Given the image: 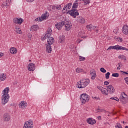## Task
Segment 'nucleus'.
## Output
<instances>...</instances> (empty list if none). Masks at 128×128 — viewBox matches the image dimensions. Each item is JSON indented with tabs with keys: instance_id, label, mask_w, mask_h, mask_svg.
Listing matches in <instances>:
<instances>
[{
	"instance_id": "obj_55",
	"label": "nucleus",
	"mask_w": 128,
	"mask_h": 128,
	"mask_svg": "<svg viewBox=\"0 0 128 128\" xmlns=\"http://www.w3.org/2000/svg\"><path fill=\"white\" fill-rule=\"evenodd\" d=\"M10 0H6V1L8 2V3L10 2Z\"/></svg>"
},
{
	"instance_id": "obj_7",
	"label": "nucleus",
	"mask_w": 128,
	"mask_h": 128,
	"mask_svg": "<svg viewBox=\"0 0 128 128\" xmlns=\"http://www.w3.org/2000/svg\"><path fill=\"white\" fill-rule=\"evenodd\" d=\"M23 128H34V122L29 120L24 124Z\"/></svg>"
},
{
	"instance_id": "obj_57",
	"label": "nucleus",
	"mask_w": 128,
	"mask_h": 128,
	"mask_svg": "<svg viewBox=\"0 0 128 128\" xmlns=\"http://www.w3.org/2000/svg\"><path fill=\"white\" fill-rule=\"evenodd\" d=\"M82 0H78V2H82Z\"/></svg>"
},
{
	"instance_id": "obj_1",
	"label": "nucleus",
	"mask_w": 128,
	"mask_h": 128,
	"mask_svg": "<svg viewBox=\"0 0 128 128\" xmlns=\"http://www.w3.org/2000/svg\"><path fill=\"white\" fill-rule=\"evenodd\" d=\"M10 88H6L3 90L4 94L2 95V104L3 106H4L8 102V98H10V95H8V91Z\"/></svg>"
},
{
	"instance_id": "obj_36",
	"label": "nucleus",
	"mask_w": 128,
	"mask_h": 128,
	"mask_svg": "<svg viewBox=\"0 0 128 128\" xmlns=\"http://www.w3.org/2000/svg\"><path fill=\"white\" fill-rule=\"evenodd\" d=\"M118 76H120L118 73H114L112 74V76H114V78H118Z\"/></svg>"
},
{
	"instance_id": "obj_20",
	"label": "nucleus",
	"mask_w": 128,
	"mask_h": 128,
	"mask_svg": "<svg viewBox=\"0 0 128 128\" xmlns=\"http://www.w3.org/2000/svg\"><path fill=\"white\" fill-rule=\"evenodd\" d=\"M58 38H59V40H58L59 42H60V44H62V42H64V40L66 38V36L64 35L60 36Z\"/></svg>"
},
{
	"instance_id": "obj_38",
	"label": "nucleus",
	"mask_w": 128,
	"mask_h": 128,
	"mask_svg": "<svg viewBox=\"0 0 128 128\" xmlns=\"http://www.w3.org/2000/svg\"><path fill=\"white\" fill-rule=\"evenodd\" d=\"M48 38V36H46V34H45L44 36H42L41 38V40H46V38Z\"/></svg>"
},
{
	"instance_id": "obj_23",
	"label": "nucleus",
	"mask_w": 128,
	"mask_h": 128,
	"mask_svg": "<svg viewBox=\"0 0 128 128\" xmlns=\"http://www.w3.org/2000/svg\"><path fill=\"white\" fill-rule=\"evenodd\" d=\"M77 20L78 22H80V24H84V22H86V20L82 17H80Z\"/></svg>"
},
{
	"instance_id": "obj_46",
	"label": "nucleus",
	"mask_w": 128,
	"mask_h": 128,
	"mask_svg": "<svg viewBox=\"0 0 128 128\" xmlns=\"http://www.w3.org/2000/svg\"><path fill=\"white\" fill-rule=\"evenodd\" d=\"M114 32V34H118V29H114V30H113Z\"/></svg>"
},
{
	"instance_id": "obj_32",
	"label": "nucleus",
	"mask_w": 128,
	"mask_h": 128,
	"mask_svg": "<svg viewBox=\"0 0 128 128\" xmlns=\"http://www.w3.org/2000/svg\"><path fill=\"white\" fill-rule=\"evenodd\" d=\"M8 2L6 1V2H3V4H2V8H5L6 6H8Z\"/></svg>"
},
{
	"instance_id": "obj_56",
	"label": "nucleus",
	"mask_w": 128,
	"mask_h": 128,
	"mask_svg": "<svg viewBox=\"0 0 128 128\" xmlns=\"http://www.w3.org/2000/svg\"><path fill=\"white\" fill-rule=\"evenodd\" d=\"M78 2V0H76L75 2L76 3Z\"/></svg>"
},
{
	"instance_id": "obj_45",
	"label": "nucleus",
	"mask_w": 128,
	"mask_h": 128,
	"mask_svg": "<svg viewBox=\"0 0 128 128\" xmlns=\"http://www.w3.org/2000/svg\"><path fill=\"white\" fill-rule=\"evenodd\" d=\"M104 86H108V84H110V82H108V81H105L104 82Z\"/></svg>"
},
{
	"instance_id": "obj_59",
	"label": "nucleus",
	"mask_w": 128,
	"mask_h": 128,
	"mask_svg": "<svg viewBox=\"0 0 128 128\" xmlns=\"http://www.w3.org/2000/svg\"><path fill=\"white\" fill-rule=\"evenodd\" d=\"M125 128H128V126H126Z\"/></svg>"
},
{
	"instance_id": "obj_18",
	"label": "nucleus",
	"mask_w": 128,
	"mask_h": 128,
	"mask_svg": "<svg viewBox=\"0 0 128 128\" xmlns=\"http://www.w3.org/2000/svg\"><path fill=\"white\" fill-rule=\"evenodd\" d=\"M72 2L68 3L67 4L64 6L63 10L66 12L67 10H70V8H72Z\"/></svg>"
},
{
	"instance_id": "obj_40",
	"label": "nucleus",
	"mask_w": 128,
	"mask_h": 128,
	"mask_svg": "<svg viewBox=\"0 0 128 128\" xmlns=\"http://www.w3.org/2000/svg\"><path fill=\"white\" fill-rule=\"evenodd\" d=\"M110 100H116V102H119L120 101V99H118V98L115 97H112L110 98Z\"/></svg>"
},
{
	"instance_id": "obj_22",
	"label": "nucleus",
	"mask_w": 128,
	"mask_h": 128,
	"mask_svg": "<svg viewBox=\"0 0 128 128\" xmlns=\"http://www.w3.org/2000/svg\"><path fill=\"white\" fill-rule=\"evenodd\" d=\"M101 92L102 94H104L105 96L108 94V90L106 88H103Z\"/></svg>"
},
{
	"instance_id": "obj_62",
	"label": "nucleus",
	"mask_w": 128,
	"mask_h": 128,
	"mask_svg": "<svg viewBox=\"0 0 128 128\" xmlns=\"http://www.w3.org/2000/svg\"><path fill=\"white\" fill-rule=\"evenodd\" d=\"M123 124H124V122H123Z\"/></svg>"
},
{
	"instance_id": "obj_24",
	"label": "nucleus",
	"mask_w": 128,
	"mask_h": 128,
	"mask_svg": "<svg viewBox=\"0 0 128 128\" xmlns=\"http://www.w3.org/2000/svg\"><path fill=\"white\" fill-rule=\"evenodd\" d=\"M38 25H34L31 27V30L32 32L34 30H38Z\"/></svg>"
},
{
	"instance_id": "obj_25",
	"label": "nucleus",
	"mask_w": 128,
	"mask_h": 128,
	"mask_svg": "<svg viewBox=\"0 0 128 128\" xmlns=\"http://www.w3.org/2000/svg\"><path fill=\"white\" fill-rule=\"evenodd\" d=\"M18 52V50H16V48H11L10 49V54H16Z\"/></svg>"
},
{
	"instance_id": "obj_9",
	"label": "nucleus",
	"mask_w": 128,
	"mask_h": 128,
	"mask_svg": "<svg viewBox=\"0 0 128 128\" xmlns=\"http://www.w3.org/2000/svg\"><path fill=\"white\" fill-rule=\"evenodd\" d=\"M90 74L92 76L91 80H94L96 78V70L94 69H92L90 71Z\"/></svg>"
},
{
	"instance_id": "obj_5",
	"label": "nucleus",
	"mask_w": 128,
	"mask_h": 128,
	"mask_svg": "<svg viewBox=\"0 0 128 128\" xmlns=\"http://www.w3.org/2000/svg\"><path fill=\"white\" fill-rule=\"evenodd\" d=\"M80 100L82 104H86L90 100V96L86 94H82L80 96Z\"/></svg>"
},
{
	"instance_id": "obj_21",
	"label": "nucleus",
	"mask_w": 128,
	"mask_h": 128,
	"mask_svg": "<svg viewBox=\"0 0 128 128\" xmlns=\"http://www.w3.org/2000/svg\"><path fill=\"white\" fill-rule=\"evenodd\" d=\"M52 30L51 28H48L46 34V36L49 38V36H52Z\"/></svg>"
},
{
	"instance_id": "obj_35",
	"label": "nucleus",
	"mask_w": 128,
	"mask_h": 128,
	"mask_svg": "<svg viewBox=\"0 0 128 128\" xmlns=\"http://www.w3.org/2000/svg\"><path fill=\"white\" fill-rule=\"evenodd\" d=\"M86 28H88V30H90L92 28V25L90 24V25L86 26Z\"/></svg>"
},
{
	"instance_id": "obj_31",
	"label": "nucleus",
	"mask_w": 128,
	"mask_h": 128,
	"mask_svg": "<svg viewBox=\"0 0 128 128\" xmlns=\"http://www.w3.org/2000/svg\"><path fill=\"white\" fill-rule=\"evenodd\" d=\"M16 32H17V34H22V30L20 29V28H18V27H16Z\"/></svg>"
},
{
	"instance_id": "obj_44",
	"label": "nucleus",
	"mask_w": 128,
	"mask_h": 128,
	"mask_svg": "<svg viewBox=\"0 0 128 128\" xmlns=\"http://www.w3.org/2000/svg\"><path fill=\"white\" fill-rule=\"evenodd\" d=\"M52 6H48V10H52Z\"/></svg>"
},
{
	"instance_id": "obj_37",
	"label": "nucleus",
	"mask_w": 128,
	"mask_h": 128,
	"mask_svg": "<svg viewBox=\"0 0 128 128\" xmlns=\"http://www.w3.org/2000/svg\"><path fill=\"white\" fill-rule=\"evenodd\" d=\"M82 2H84V4H88L90 2V0H82Z\"/></svg>"
},
{
	"instance_id": "obj_63",
	"label": "nucleus",
	"mask_w": 128,
	"mask_h": 128,
	"mask_svg": "<svg viewBox=\"0 0 128 128\" xmlns=\"http://www.w3.org/2000/svg\"><path fill=\"white\" fill-rule=\"evenodd\" d=\"M98 112H100V111H98Z\"/></svg>"
},
{
	"instance_id": "obj_26",
	"label": "nucleus",
	"mask_w": 128,
	"mask_h": 128,
	"mask_svg": "<svg viewBox=\"0 0 128 128\" xmlns=\"http://www.w3.org/2000/svg\"><path fill=\"white\" fill-rule=\"evenodd\" d=\"M126 96H128V95H126L124 92H122L120 96V99L124 100V98H126Z\"/></svg>"
},
{
	"instance_id": "obj_19",
	"label": "nucleus",
	"mask_w": 128,
	"mask_h": 128,
	"mask_svg": "<svg viewBox=\"0 0 128 128\" xmlns=\"http://www.w3.org/2000/svg\"><path fill=\"white\" fill-rule=\"evenodd\" d=\"M88 124H94L96 122L94 120H92V118H88L86 120Z\"/></svg>"
},
{
	"instance_id": "obj_6",
	"label": "nucleus",
	"mask_w": 128,
	"mask_h": 128,
	"mask_svg": "<svg viewBox=\"0 0 128 128\" xmlns=\"http://www.w3.org/2000/svg\"><path fill=\"white\" fill-rule=\"evenodd\" d=\"M68 14H69L74 18H76V16L80 15V13H78V10L76 9H72L71 10H68Z\"/></svg>"
},
{
	"instance_id": "obj_50",
	"label": "nucleus",
	"mask_w": 128,
	"mask_h": 128,
	"mask_svg": "<svg viewBox=\"0 0 128 128\" xmlns=\"http://www.w3.org/2000/svg\"><path fill=\"white\" fill-rule=\"evenodd\" d=\"M98 120H102V116H98Z\"/></svg>"
},
{
	"instance_id": "obj_29",
	"label": "nucleus",
	"mask_w": 128,
	"mask_h": 128,
	"mask_svg": "<svg viewBox=\"0 0 128 128\" xmlns=\"http://www.w3.org/2000/svg\"><path fill=\"white\" fill-rule=\"evenodd\" d=\"M6 78V75H4V74H2L0 76V80H4Z\"/></svg>"
},
{
	"instance_id": "obj_64",
	"label": "nucleus",
	"mask_w": 128,
	"mask_h": 128,
	"mask_svg": "<svg viewBox=\"0 0 128 128\" xmlns=\"http://www.w3.org/2000/svg\"><path fill=\"white\" fill-rule=\"evenodd\" d=\"M120 128H122V127H121Z\"/></svg>"
},
{
	"instance_id": "obj_4",
	"label": "nucleus",
	"mask_w": 128,
	"mask_h": 128,
	"mask_svg": "<svg viewBox=\"0 0 128 128\" xmlns=\"http://www.w3.org/2000/svg\"><path fill=\"white\" fill-rule=\"evenodd\" d=\"M126 50V52H128V48H126L125 47H124L121 46L119 45H116L114 46H110L108 47V48L107 49V50Z\"/></svg>"
},
{
	"instance_id": "obj_54",
	"label": "nucleus",
	"mask_w": 128,
	"mask_h": 128,
	"mask_svg": "<svg viewBox=\"0 0 128 128\" xmlns=\"http://www.w3.org/2000/svg\"><path fill=\"white\" fill-rule=\"evenodd\" d=\"M92 28H93L94 30H95L96 28V26H92Z\"/></svg>"
},
{
	"instance_id": "obj_12",
	"label": "nucleus",
	"mask_w": 128,
	"mask_h": 128,
	"mask_svg": "<svg viewBox=\"0 0 128 128\" xmlns=\"http://www.w3.org/2000/svg\"><path fill=\"white\" fill-rule=\"evenodd\" d=\"M64 26H65V30H70L72 28V25L70 24V22L66 21H64Z\"/></svg>"
},
{
	"instance_id": "obj_30",
	"label": "nucleus",
	"mask_w": 128,
	"mask_h": 128,
	"mask_svg": "<svg viewBox=\"0 0 128 128\" xmlns=\"http://www.w3.org/2000/svg\"><path fill=\"white\" fill-rule=\"evenodd\" d=\"M78 2L74 3L72 6V10L78 8Z\"/></svg>"
},
{
	"instance_id": "obj_60",
	"label": "nucleus",
	"mask_w": 128,
	"mask_h": 128,
	"mask_svg": "<svg viewBox=\"0 0 128 128\" xmlns=\"http://www.w3.org/2000/svg\"><path fill=\"white\" fill-rule=\"evenodd\" d=\"M119 57H120V58H122V56H120Z\"/></svg>"
},
{
	"instance_id": "obj_39",
	"label": "nucleus",
	"mask_w": 128,
	"mask_h": 128,
	"mask_svg": "<svg viewBox=\"0 0 128 128\" xmlns=\"http://www.w3.org/2000/svg\"><path fill=\"white\" fill-rule=\"evenodd\" d=\"M100 70L102 72H104V73L106 72V69H104V68H101L100 69Z\"/></svg>"
},
{
	"instance_id": "obj_8",
	"label": "nucleus",
	"mask_w": 128,
	"mask_h": 128,
	"mask_svg": "<svg viewBox=\"0 0 128 128\" xmlns=\"http://www.w3.org/2000/svg\"><path fill=\"white\" fill-rule=\"evenodd\" d=\"M48 18V12L42 14L41 17L35 19L36 22H42L44 20Z\"/></svg>"
},
{
	"instance_id": "obj_34",
	"label": "nucleus",
	"mask_w": 128,
	"mask_h": 128,
	"mask_svg": "<svg viewBox=\"0 0 128 128\" xmlns=\"http://www.w3.org/2000/svg\"><path fill=\"white\" fill-rule=\"evenodd\" d=\"M55 8L56 9L58 10H62V6L60 5L55 6Z\"/></svg>"
},
{
	"instance_id": "obj_48",
	"label": "nucleus",
	"mask_w": 128,
	"mask_h": 128,
	"mask_svg": "<svg viewBox=\"0 0 128 128\" xmlns=\"http://www.w3.org/2000/svg\"><path fill=\"white\" fill-rule=\"evenodd\" d=\"M34 0H26V2H32Z\"/></svg>"
},
{
	"instance_id": "obj_41",
	"label": "nucleus",
	"mask_w": 128,
	"mask_h": 128,
	"mask_svg": "<svg viewBox=\"0 0 128 128\" xmlns=\"http://www.w3.org/2000/svg\"><path fill=\"white\" fill-rule=\"evenodd\" d=\"M86 60V58L80 56V62H84Z\"/></svg>"
},
{
	"instance_id": "obj_61",
	"label": "nucleus",
	"mask_w": 128,
	"mask_h": 128,
	"mask_svg": "<svg viewBox=\"0 0 128 128\" xmlns=\"http://www.w3.org/2000/svg\"><path fill=\"white\" fill-rule=\"evenodd\" d=\"M29 62H32V60H29Z\"/></svg>"
},
{
	"instance_id": "obj_33",
	"label": "nucleus",
	"mask_w": 128,
	"mask_h": 128,
	"mask_svg": "<svg viewBox=\"0 0 128 128\" xmlns=\"http://www.w3.org/2000/svg\"><path fill=\"white\" fill-rule=\"evenodd\" d=\"M110 72H108L105 74L106 78V80H108V78H110Z\"/></svg>"
},
{
	"instance_id": "obj_43",
	"label": "nucleus",
	"mask_w": 128,
	"mask_h": 128,
	"mask_svg": "<svg viewBox=\"0 0 128 128\" xmlns=\"http://www.w3.org/2000/svg\"><path fill=\"white\" fill-rule=\"evenodd\" d=\"M97 88H98V90H100L101 92L102 90V88H104L102 86H98Z\"/></svg>"
},
{
	"instance_id": "obj_42",
	"label": "nucleus",
	"mask_w": 128,
	"mask_h": 128,
	"mask_svg": "<svg viewBox=\"0 0 128 128\" xmlns=\"http://www.w3.org/2000/svg\"><path fill=\"white\" fill-rule=\"evenodd\" d=\"M115 128H122V125H120V124H117L115 126Z\"/></svg>"
},
{
	"instance_id": "obj_14",
	"label": "nucleus",
	"mask_w": 128,
	"mask_h": 128,
	"mask_svg": "<svg viewBox=\"0 0 128 128\" xmlns=\"http://www.w3.org/2000/svg\"><path fill=\"white\" fill-rule=\"evenodd\" d=\"M28 70L30 72H34V70H36V65L33 63H30V64L28 65Z\"/></svg>"
},
{
	"instance_id": "obj_13",
	"label": "nucleus",
	"mask_w": 128,
	"mask_h": 128,
	"mask_svg": "<svg viewBox=\"0 0 128 128\" xmlns=\"http://www.w3.org/2000/svg\"><path fill=\"white\" fill-rule=\"evenodd\" d=\"M64 26V22H61L56 24L55 26L57 30H62V28Z\"/></svg>"
},
{
	"instance_id": "obj_2",
	"label": "nucleus",
	"mask_w": 128,
	"mask_h": 128,
	"mask_svg": "<svg viewBox=\"0 0 128 128\" xmlns=\"http://www.w3.org/2000/svg\"><path fill=\"white\" fill-rule=\"evenodd\" d=\"M54 42V38L52 37L49 36L48 38V44H46V52L50 54L52 52V44Z\"/></svg>"
},
{
	"instance_id": "obj_28",
	"label": "nucleus",
	"mask_w": 128,
	"mask_h": 128,
	"mask_svg": "<svg viewBox=\"0 0 128 128\" xmlns=\"http://www.w3.org/2000/svg\"><path fill=\"white\" fill-rule=\"evenodd\" d=\"M76 72H84V74H86V72H84V70L78 68H76Z\"/></svg>"
},
{
	"instance_id": "obj_3",
	"label": "nucleus",
	"mask_w": 128,
	"mask_h": 128,
	"mask_svg": "<svg viewBox=\"0 0 128 128\" xmlns=\"http://www.w3.org/2000/svg\"><path fill=\"white\" fill-rule=\"evenodd\" d=\"M90 79H82L78 82V88H84L86 86L90 84Z\"/></svg>"
},
{
	"instance_id": "obj_51",
	"label": "nucleus",
	"mask_w": 128,
	"mask_h": 128,
	"mask_svg": "<svg viewBox=\"0 0 128 128\" xmlns=\"http://www.w3.org/2000/svg\"><path fill=\"white\" fill-rule=\"evenodd\" d=\"M120 65H119V66L117 68V70H120Z\"/></svg>"
},
{
	"instance_id": "obj_15",
	"label": "nucleus",
	"mask_w": 128,
	"mask_h": 128,
	"mask_svg": "<svg viewBox=\"0 0 128 128\" xmlns=\"http://www.w3.org/2000/svg\"><path fill=\"white\" fill-rule=\"evenodd\" d=\"M3 120L4 122H10V114L5 113L3 116Z\"/></svg>"
},
{
	"instance_id": "obj_49",
	"label": "nucleus",
	"mask_w": 128,
	"mask_h": 128,
	"mask_svg": "<svg viewBox=\"0 0 128 128\" xmlns=\"http://www.w3.org/2000/svg\"><path fill=\"white\" fill-rule=\"evenodd\" d=\"M2 56H4V53L0 52V58H2Z\"/></svg>"
},
{
	"instance_id": "obj_10",
	"label": "nucleus",
	"mask_w": 128,
	"mask_h": 128,
	"mask_svg": "<svg viewBox=\"0 0 128 128\" xmlns=\"http://www.w3.org/2000/svg\"><path fill=\"white\" fill-rule=\"evenodd\" d=\"M19 108L22 110H24L28 106V103L24 101H22L18 105Z\"/></svg>"
},
{
	"instance_id": "obj_52",
	"label": "nucleus",
	"mask_w": 128,
	"mask_h": 128,
	"mask_svg": "<svg viewBox=\"0 0 128 128\" xmlns=\"http://www.w3.org/2000/svg\"><path fill=\"white\" fill-rule=\"evenodd\" d=\"M94 30H96V32L98 33V29L96 28V29H95Z\"/></svg>"
},
{
	"instance_id": "obj_17",
	"label": "nucleus",
	"mask_w": 128,
	"mask_h": 128,
	"mask_svg": "<svg viewBox=\"0 0 128 128\" xmlns=\"http://www.w3.org/2000/svg\"><path fill=\"white\" fill-rule=\"evenodd\" d=\"M107 89L109 92L110 94H114V88L112 85L106 86Z\"/></svg>"
},
{
	"instance_id": "obj_27",
	"label": "nucleus",
	"mask_w": 128,
	"mask_h": 128,
	"mask_svg": "<svg viewBox=\"0 0 128 128\" xmlns=\"http://www.w3.org/2000/svg\"><path fill=\"white\" fill-rule=\"evenodd\" d=\"M114 40L119 42H122V38L119 36H115Z\"/></svg>"
},
{
	"instance_id": "obj_11",
	"label": "nucleus",
	"mask_w": 128,
	"mask_h": 128,
	"mask_svg": "<svg viewBox=\"0 0 128 128\" xmlns=\"http://www.w3.org/2000/svg\"><path fill=\"white\" fill-rule=\"evenodd\" d=\"M13 22H14V24H22L24 22V19L22 18H14L13 20Z\"/></svg>"
},
{
	"instance_id": "obj_47",
	"label": "nucleus",
	"mask_w": 128,
	"mask_h": 128,
	"mask_svg": "<svg viewBox=\"0 0 128 128\" xmlns=\"http://www.w3.org/2000/svg\"><path fill=\"white\" fill-rule=\"evenodd\" d=\"M52 10H56V6H52Z\"/></svg>"
},
{
	"instance_id": "obj_16",
	"label": "nucleus",
	"mask_w": 128,
	"mask_h": 128,
	"mask_svg": "<svg viewBox=\"0 0 128 128\" xmlns=\"http://www.w3.org/2000/svg\"><path fill=\"white\" fill-rule=\"evenodd\" d=\"M122 32L124 34H128V26L126 24L124 25L122 28Z\"/></svg>"
},
{
	"instance_id": "obj_53",
	"label": "nucleus",
	"mask_w": 128,
	"mask_h": 128,
	"mask_svg": "<svg viewBox=\"0 0 128 128\" xmlns=\"http://www.w3.org/2000/svg\"><path fill=\"white\" fill-rule=\"evenodd\" d=\"M124 74H128V72H123Z\"/></svg>"
},
{
	"instance_id": "obj_58",
	"label": "nucleus",
	"mask_w": 128,
	"mask_h": 128,
	"mask_svg": "<svg viewBox=\"0 0 128 128\" xmlns=\"http://www.w3.org/2000/svg\"><path fill=\"white\" fill-rule=\"evenodd\" d=\"M95 98H96V100H98V97H95Z\"/></svg>"
}]
</instances>
